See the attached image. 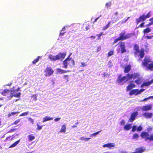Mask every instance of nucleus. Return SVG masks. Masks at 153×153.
I'll list each match as a JSON object with an SVG mask.
<instances>
[{
	"label": "nucleus",
	"instance_id": "a18cd8bd",
	"mask_svg": "<svg viewBox=\"0 0 153 153\" xmlns=\"http://www.w3.org/2000/svg\"><path fill=\"white\" fill-rule=\"evenodd\" d=\"M114 54V51H111L108 53V56H111Z\"/></svg>",
	"mask_w": 153,
	"mask_h": 153
},
{
	"label": "nucleus",
	"instance_id": "680f3d73",
	"mask_svg": "<svg viewBox=\"0 0 153 153\" xmlns=\"http://www.w3.org/2000/svg\"><path fill=\"white\" fill-rule=\"evenodd\" d=\"M61 119V118H57L55 119L54 120L55 121H58L59 120Z\"/></svg>",
	"mask_w": 153,
	"mask_h": 153
},
{
	"label": "nucleus",
	"instance_id": "603ef678",
	"mask_svg": "<svg viewBox=\"0 0 153 153\" xmlns=\"http://www.w3.org/2000/svg\"><path fill=\"white\" fill-rule=\"evenodd\" d=\"M103 33L102 32H101L100 34H97V36H98V39H100V37L103 34Z\"/></svg>",
	"mask_w": 153,
	"mask_h": 153
},
{
	"label": "nucleus",
	"instance_id": "5701e85b",
	"mask_svg": "<svg viewBox=\"0 0 153 153\" xmlns=\"http://www.w3.org/2000/svg\"><path fill=\"white\" fill-rule=\"evenodd\" d=\"M57 70L58 73L60 74L66 73L70 71L69 70H65L59 68H57Z\"/></svg>",
	"mask_w": 153,
	"mask_h": 153
},
{
	"label": "nucleus",
	"instance_id": "79ce46f5",
	"mask_svg": "<svg viewBox=\"0 0 153 153\" xmlns=\"http://www.w3.org/2000/svg\"><path fill=\"white\" fill-rule=\"evenodd\" d=\"M28 120L29 122L31 123L32 124H33L34 123V120H33L31 118H28Z\"/></svg>",
	"mask_w": 153,
	"mask_h": 153
},
{
	"label": "nucleus",
	"instance_id": "f704fd0d",
	"mask_svg": "<svg viewBox=\"0 0 153 153\" xmlns=\"http://www.w3.org/2000/svg\"><path fill=\"white\" fill-rule=\"evenodd\" d=\"M91 139L90 138H85L83 137H81L80 138V139L82 140H84L85 141H87L89 139Z\"/></svg>",
	"mask_w": 153,
	"mask_h": 153
},
{
	"label": "nucleus",
	"instance_id": "e433bc0d",
	"mask_svg": "<svg viewBox=\"0 0 153 153\" xmlns=\"http://www.w3.org/2000/svg\"><path fill=\"white\" fill-rule=\"evenodd\" d=\"M64 79L66 80V81H69V75H64L63 76Z\"/></svg>",
	"mask_w": 153,
	"mask_h": 153
},
{
	"label": "nucleus",
	"instance_id": "c756f323",
	"mask_svg": "<svg viewBox=\"0 0 153 153\" xmlns=\"http://www.w3.org/2000/svg\"><path fill=\"white\" fill-rule=\"evenodd\" d=\"M79 25H73L72 27V30L75 32L79 28Z\"/></svg>",
	"mask_w": 153,
	"mask_h": 153
},
{
	"label": "nucleus",
	"instance_id": "864d4df0",
	"mask_svg": "<svg viewBox=\"0 0 153 153\" xmlns=\"http://www.w3.org/2000/svg\"><path fill=\"white\" fill-rule=\"evenodd\" d=\"M111 2H110L107 3L105 4V6L107 7H109L111 5Z\"/></svg>",
	"mask_w": 153,
	"mask_h": 153
},
{
	"label": "nucleus",
	"instance_id": "6e6d98bb",
	"mask_svg": "<svg viewBox=\"0 0 153 153\" xmlns=\"http://www.w3.org/2000/svg\"><path fill=\"white\" fill-rule=\"evenodd\" d=\"M101 50V46H99L97 47V52H98L99 51H100Z\"/></svg>",
	"mask_w": 153,
	"mask_h": 153
},
{
	"label": "nucleus",
	"instance_id": "c85d7f7f",
	"mask_svg": "<svg viewBox=\"0 0 153 153\" xmlns=\"http://www.w3.org/2000/svg\"><path fill=\"white\" fill-rule=\"evenodd\" d=\"M19 113V112H13L11 113H9L7 114V117H10L12 115H14L16 114H18Z\"/></svg>",
	"mask_w": 153,
	"mask_h": 153
},
{
	"label": "nucleus",
	"instance_id": "2eb2a0df",
	"mask_svg": "<svg viewBox=\"0 0 153 153\" xmlns=\"http://www.w3.org/2000/svg\"><path fill=\"white\" fill-rule=\"evenodd\" d=\"M11 92L12 91L8 89H4L1 92V94L3 96H8L9 94L10 95V93H12Z\"/></svg>",
	"mask_w": 153,
	"mask_h": 153
},
{
	"label": "nucleus",
	"instance_id": "473e14b6",
	"mask_svg": "<svg viewBox=\"0 0 153 153\" xmlns=\"http://www.w3.org/2000/svg\"><path fill=\"white\" fill-rule=\"evenodd\" d=\"M118 17L117 16H113L111 18L112 21L113 23L116 22L118 20Z\"/></svg>",
	"mask_w": 153,
	"mask_h": 153
},
{
	"label": "nucleus",
	"instance_id": "423d86ee",
	"mask_svg": "<svg viewBox=\"0 0 153 153\" xmlns=\"http://www.w3.org/2000/svg\"><path fill=\"white\" fill-rule=\"evenodd\" d=\"M151 12L149 11L146 15L143 14L142 16H140L138 18L136 19L137 24H138L141 21H143L146 19L149 18L151 16Z\"/></svg>",
	"mask_w": 153,
	"mask_h": 153
},
{
	"label": "nucleus",
	"instance_id": "4be33fe9",
	"mask_svg": "<svg viewBox=\"0 0 153 153\" xmlns=\"http://www.w3.org/2000/svg\"><path fill=\"white\" fill-rule=\"evenodd\" d=\"M131 70V66L130 65L126 66L125 68L124 72L125 73H128Z\"/></svg>",
	"mask_w": 153,
	"mask_h": 153
},
{
	"label": "nucleus",
	"instance_id": "6ab92c4d",
	"mask_svg": "<svg viewBox=\"0 0 153 153\" xmlns=\"http://www.w3.org/2000/svg\"><path fill=\"white\" fill-rule=\"evenodd\" d=\"M21 94V93L20 92H18V93L14 94H13L12 93H10V95L8 97V98L9 99H10L13 97H19Z\"/></svg>",
	"mask_w": 153,
	"mask_h": 153
},
{
	"label": "nucleus",
	"instance_id": "a878e982",
	"mask_svg": "<svg viewBox=\"0 0 153 153\" xmlns=\"http://www.w3.org/2000/svg\"><path fill=\"white\" fill-rule=\"evenodd\" d=\"M146 67L150 70H153V62L149 64Z\"/></svg>",
	"mask_w": 153,
	"mask_h": 153
},
{
	"label": "nucleus",
	"instance_id": "f3484780",
	"mask_svg": "<svg viewBox=\"0 0 153 153\" xmlns=\"http://www.w3.org/2000/svg\"><path fill=\"white\" fill-rule=\"evenodd\" d=\"M114 144L113 143H108L102 146V147H108L109 149L114 148Z\"/></svg>",
	"mask_w": 153,
	"mask_h": 153
},
{
	"label": "nucleus",
	"instance_id": "7c9ffc66",
	"mask_svg": "<svg viewBox=\"0 0 153 153\" xmlns=\"http://www.w3.org/2000/svg\"><path fill=\"white\" fill-rule=\"evenodd\" d=\"M20 141V140L16 141L14 143L11 145L9 147L10 148H13L15 146H16L19 143Z\"/></svg>",
	"mask_w": 153,
	"mask_h": 153
},
{
	"label": "nucleus",
	"instance_id": "b1692460",
	"mask_svg": "<svg viewBox=\"0 0 153 153\" xmlns=\"http://www.w3.org/2000/svg\"><path fill=\"white\" fill-rule=\"evenodd\" d=\"M131 124H128L126 125L123 127V129L126 131L129 130L131 128Z\"/></svg>",
	"mask_w": 153,
	"mask_h": 153
},
{
	"label": "nucleus",
	"instance_id": "72a5a7b5",
	"mask_svg": "<svg viewBox=\"0 0 153 153\" xmlns=\"http://www.w3.org/2000/svg\"><path fill=\"white\" fill-rule=\"evenodd\" d=\"M40 57V56H38L37 57V58L34 59L32 62V63H33V64H35L36 62H38L39 59Z\"/></svg>",
	"mask_w": 153,
	"mask_h": 153
},
{
	"label": "nucleus",
	"instance_id": "49530a36",
	"mask_svg": "<svg viewBox=\"0 0 153 153\" xmlns=\"http://www.w3.org/2000/svg\"><path fill=\"white\" fill-rule=\"evenodd\" d=\"M20 121V119H19L15 120L13 124L14 125H16Z\"/></svg>",
	"mask_w": 153,
	"mask_h": 153
},
{
	"label": "nucleus",
	"instance_id": "39448f33",
	"mask_svg": "<svg viewBox=\"0 0 153 153\" xmlns=\"http://www.w3.org/2000/svg\"><path fill=\"white\" fill-rule=\"evenodd\" d=\"M66 54L65 53H59L56 56L52 55H50L49 56V58L51 61H56L57 60L64 59L66 56Z\"/></svg>",
	"mask_w": 153,
	"mask_h": 153
},
{
	"label": "nucleus",
	"instance_id": "5fc2aeb1",
	"mask_svg": "<svg viewBox=\"0 0 153 153\" xmlns=\"http://www.w3.org/2000/svg\"><path fill=\"white\" fill-rule=\"evenodd\" d=\"M125 123V121L123 120H122L120 122V124L122 126L124 125Z\"/></svg>",
	"mask_w": 153,
	"mask_h": 153
},
{
	"label": "nucleus",
	"instance_id": "de8ad7c7",
	"mask_svg": "<svg viewBox=\"0 0 153 153\" xmlns=\"http://www.w3.org/2000/svg\"><path fill=\"white\" fill-rule=\"evenodd\" d=\"M31 97L33 99V100H37V96L36 94H33L31 96Z\"/></svg>",
	"mask_w": 153,
	"mask_h": 153
},
{
	"label": "nucleus",
	"instance_id": "f8f14e48",
	"mask_svg": "<svg viewBox=\"0 0 153 153\" xmlns=\"http://www.w3.org/2000/svg\"><path fill=\"white\" fill-rule=\"evenodd\" d=\"M138 114L137 111H135L132 113L128 121L132 122L135 119L136 117Z\"/></svg>",
	"mask_w": 153,
	"mask_h": 153
},
{
	"label": "nucleus",
	"instance_id": "3c124183",
	"mask_svg": "<svg viewBox=\"0 0 153 153\" xmlns=\"http://www.w3.org/2000/svg\"><path fill=\"white\" fill-rule=\"evenodd\" d=\"M145 24L144 22H142L138 26V27H144V25Z\"/></svg>",
	"mask_w": 153,
	"mask_h": 153
},
{
	"label": "nucleus",
	"instance_id": "052dcab7",
	"mask_svg": "<svg viewBox=\"0 0 153 153\" xmlns=\"http://www.w3.org/2000/svg\"><path fill=\"white\" fill-rule=\"evenodd\" d=\"M130 18V17H128L127 19H126L124 21H123L122 22V23H125V22H126L127 21V20H128V19Z\"/></svg>",
	"mask_w": 153,
	"mask_h": 153
},
{
	"label": "nucleus",
	"instance_id": "ea45409f",
	"mask_svg": "<svg viewBox=\"0 0 153 153\" xmlns=\"http://www.w3.org/2000/svg\"><path fill=\"white\" fill-rule=\"evenodd\" d=\"M137 130V128L136 126H132L131 131L132 132H134Z\"/></svg>",
	"mask_w": 153,
	"mask_h": 153
},
{
	"label": "nucleus",
	"instance_id": "0eeeda50",
	"mask_svg": "<svg viewBox=\"0 0 153 153\" xmlns=\"http://www.w3.org/2000/svg\"><path fill=\"white\" fill-rule=\"evenodd\" d=\"M140 136L142 138L144 139L145 141L149 140L150 142L152 141V134L149 136L147 132L143 131L140 134Z\"/></svg>",
	"mask_w": 153,
	"mask_h": 153
},
{
	"label": "nucleus",
	"instance_id": "1a4fd4ad",
	"mask_svg": "<svg viewBox=\"0 0 153 153\" xmlns=\"http://www.w3.org/2000/svg\"><path fill=\"white\" fill-rule=\"evenodd\" d=\"M44 72L45 76H49L53 75L54 71L51 67H47L45 70Z\"/></svg>",
	"mask_w": 153,
	"mask_h": 153
},
{
	"label": "nucleus",
	"instance_id": "20e7f679",
	"mask_svg": "<svg viewBox=\"0 0 153 153\" xmlns=\"http://www.w3.org/2000/svg\"><path fill=\"white\" fill-rule=\"evenodd\" d=\"M71 54V53L63 61V64L64 66L62 67L63 68H66L68 65L71 67H72L74 65L75 62L74 59L72 58H69Z\"/></svg>",
	"mask_w": 153,
	"mask_h": 153
},
{
	"label": "nucleus",
	"instance_id": "ddd939ff",
	"mask_svg": "<svg viewBox=\"0 0 153 153\" xmlns=\"http://www.w3.org/2000/svg\"><path fill=\"white\" fill-rule=\"evenodd\" d=\"M151 62V59L148 56H146L143 59L142 62L143 65L146 67L149 64L148 63Z\"/></svg>",
	"mask_w": 153,
	"mask_h": 153
},
{
	"label": "nucleus",
	"instance_id": "4468645a",
	"mask_svg": "<svg viewBox=\"0 0 153 153\" xmlns=\"http://www.w3.org/2000/svg\"><path fill=\"white\" fill-rule=\"evenodd\" d=\"M132 82H133V81H131V82L126 87V90L127 91H130L132 88H135L136 87L134 83H132Z\"/></svg>",
	"mask_w": 153,
	"mask_h": 153
},
{
	"label": "nucleus",
	"instance_id": "bf43d9fd",
	"mask_svg": "<svg viewBox=\"0 0 153 153\" xmlns=\"http://www.w3.org/2000/svg\"><path fill=\"white\" fill-rule=\"evenodd\" d=\"M81 67L85 66L86 65V63H83V62H82L81 63Z\"/></svg>",
	"mask_w": 153,
	"mask_h": 153
},
{
	"label": "nucleus",
	"instance_id": "69168bd1",
	"mask_svg": "<svg viewBox=\"0 0 153 153\" xmlns=\"http://www.w3.org/2000/svg\"><path fill=\"white\" fill-rule=\"evenodd\" d=\"M118 14V13L117 12H116L114 14V15L115 16H117V15Z\"/></svg>",
	"mask_w": 153,
	"mask_h": 153
},
{
	"label": "nucleus",
	"instance_id": "58836bf2",
	"mask_svg": "<svg viewBox=\"0 0 153 153\" xmlns=\"http://www.w3.org/2000/svg\"><path fill=\"white\" fill-rule=\"evenodd\" d=\"M139 137L138 134L137 133L134 134L133 136V139H137Z\"/></svg>",
	"mask_w": 153,
	"mask_h": 153
},
{
	"label": "nucleus",
	"instance_id": "7ed1b4c3",
	"mask_svg": "<svg viewBox=\"0 0 153 153\" xmlns=\"http://www.w3.org/2000/svg\"><path fill=\"white\" fill-rule=\"evenodd\" d=\"M139 48V46L135 44L134 45V54L135 56H140V59H142L145 55L144 49L143 48H141L140 51Z\"/></svg>",
	"mask_w": 153,
	"mask_h": 153
},
{
	"label": "nucleus",
	"instance_id": "774afa93",
	"mask_svg": "<svg viewBox=\"0 0 153 153\" xmlns=\"http://www.w3.org/2000/svg\"><path fill=\"white\" fill-rule=\"evenodd\" d=\"M150 21L151 22H149V23L151 25H153V20Z\"/></svg>",
	"mask_w": 153,
	"mask_h": 153
},
{
	"label": "nucleus",
	"instance_id": "aec40b11",
	"mask_svg": "<svg viewBox=\"0 0 153 153\" xmlns=\"http://www.w3.org/2000/svg\"><path fill=\"white\" fill-rule=\"evenodd\" d=\"M143 115L146 118H150L152 116V113L149 112H145L143 114Z\"/></svg>",
	"mask_w": 153,
	"mask_h": 153
},
{
	"label": "nucleus",
	"instance_id": "412c9836",
	"mask_svg": "<svg viewBox=\"0 0 153 153\" xmlns=\"http://www.w3.org/2000/svg\"><path fill=\"white\" fill-rule=\"evenodd\" d=\"M153 83V79L151 80V81H148L146 82H144L141 85V87H143L144 86H149Z\"/></svg>",
	"mask_w": 153,
	"mask_h": 153
},
{
	"label": "nucleus",
	"instance_id": "393cba45",
	"mask_svg": "<svg viewBox=\"0 0 153 153\" xmlns=\"http://www.w3.org/2000/svg\"><path fill=\"white\" fill-rule=\"evenodd\" d=\"M27 137L29 140L31 141L35 139V137L33 134H30L27 136Z\"/></svg>",
	"mask_w": 153,
	"mask_h": 153
},
{
	"label": "nucleus",
	"instance_id": "f257e3e1",
	"mask_svg": "<svg viewBox=\"0 0 153 153\" xmlns=\"http://www.w3.org/2000/svg\"><path fill=\"white\" fill-rule=\"evenodd\" d=\"M140 75L138 73H134L133 74L128 73L127 74V79L125 82H126L128 80L133 79H134L137 78L134 81L135 82L137 85H140L143 82L142 78L140 76Z\"/></svg>",
	"mask_w": 153,
	"mask_h": 153
},
{
	"label": "nucleus",
	"instance_id": "2f4dec72",
	"mask_svg": "<svg viewBox=\"0 0 153 153\" xmlns=\"http://www.w3.org/2000/svg\"><path fill=\"white\" fill-rule=\"evenodd\" d=\"M151 31V30L149 27H147L146 28L144 29L143 32L144 33H148L150 32Z\"/></svg>",
	"mask_w": 153,
	"mask_h": 153
},
{
	"label": "nucleus",
	"instance_id": "cd10ccee",
	"mask_svg": "<svg viewBox=\"0 0 153 153\" xmlns=\"http://www.w3.org/2000/svg\"><path fill=\"white\" fill-rule=\"evenodd\" d=\"M53 119V118L50 117L48 116H46L43 118L42 122H44L52 120Z\"/></svg>",
	"mask_w": 153,
	"mask_h": 153
},
{
	"label": "nucleus",
	"instance_id": "9b49d317",
	"mask_svg": "<svg viewBox=\"0 0 153 153\" xmlns=\"http://www.w3.org/2000/svg\"><path fill=\"white\" fill-rule=\"evenodd\" d=\"M120 48V51L121 53H124L126 52V48L125 43L124 42L120 41L117 44Z\"/></svg>",
	"mask_w": 153,
	"mask_h": 153
},
{
	"label": "nucleus",
	"instance_id": "e2e57ef3",
	"mask_svg": "<svg viewBox=\"0 0 153 153\" xmlns=\"http://www.w3.org/2000/svg\"><path fill=\"white\" fill-rule=\"evenodd\" d=\"M11 137V136H9V137H7L6 138V139H5V140L4 141H7V140H8V139L9 138H10Z\"/></svg>",
	"mask_w": 153,
	"mask_h": 153
},
{
	"label": "nucleus",
	"instance_id": "4d7b16f0",
	"mask_svg": "<svg viewBox=\"0 0 153 153\" xmlns=\"http://www.w3.org/2000/svg\"><path fill=\"white\" fill-rule=\"evenodd\" d=\"M65 32H62V31H61V32L59 33V36H63L64 33H65Z\"/></svg>",
	"mask_w": 153,
	"mask_h": 153
},
{
	"label": "nucleus",
	"instance_id": "338daca9",
	"mask_svg": "<svg viewBox=\"0 0 153 153\" xmlns=\"http://www.w3.org/2000/svg\"><path fill=\"white\" fill-rule=\"evenodd\" d=\"M65 27H63L62 29V30H61V31H63V32H64L65 30Z\"/></svg>",
	"mask_w": 153,
	"mask_h": 153
},
{
	"label": "nucleus",
	"instance_id": "a211bd4d",
	"mask_svg": "<svg viewBox=\"0 0 153 153\" xmlns=\"http://www.w3.org/2000/svg\"><path fill=\"white\" fill-rule=\"evenodd\" d=\"M145 151V149H144L143 147H141L136 149V151L131 153H142Z\"/></svg>",
	"mask_w": 153,
	"mask_h": 153
},
{
	"label": "nucleus",
	"instance_id": "a19ab883",
	"mask_svg": "<svg viewBox=\"0 0 153 153\" xmlns=\"http://www.w3.org/2000/svg\"><path fill=\"white\" fill-rule=\"evenodd\" d=\"M37 129L38 130H40L42 128L43 126H40L38 124H37Z\"/></svg>",
	"mask_w": 153,
	"mask_h": 153
},
{
	"label": "nucleus",
	"instance_id": "8fccbe9b",
	"mask_svg": "<svg viewBox=\"0 0 153 153\" xmlns=\"http://www.w3.org/2000/svg\"><path fill=\"white\" fill-rule=\"evenodd\" d=\"M103 75V76L105 77H107L109 75V74H108V73H107L106 72H104Z\"/></svg>",
	"mask_w": 153,
	"mask_h": 153
},
{
	"label": "nucleus",
	"instance_id": "13d9d810",
	"mask_svg": "<svg viewBox=\"0 0 153 153\" xmlns=\"http://www.w3.org/2000/svg\"><path fill=\"white\" fill-rule=\"evenodd\" d=\"M102 16V15H100L99 17H97V18H96V19H95L94 20V21L93 22L94 23V22H96L97 20L100 17H101Z\"/></svg>",
	"mask_w": 153,
	"mask_h": 153
},
{
	"label": "nucleus",
	"instance_id": "c9c22d12",
	"mask_svg": "<svg viewBox=\"0 0 153 153\" xmlns=\"http://www.w3.org/2000/svg\"><path fill=\"white\" fill-rule=\"evenodd\" d=\"M110 23H111V22H109L106 26L103 27L102 28V30H105V29H107L110 26L109 25L110 24Z\"/></svg>",
	"mask_w": 153,
	"mask_h": 153
},
{
	"label": "nucleus",
	"instance_id": "f03ea898",
	"mask_svg": "<svg viewBox=\"0 0 153 153\" xmlns=\"http://www.w3.org/2000/svg\"><path fill=\"white\" fill-rule=\"evenodd\" d=\"M134 35V34L132 33H128L126 34L125 31H122L120 34V36L114 40L113 42V44H114L119 41H123L130 39Z\"/></svg>",
	"mask_w": 153,
	"mask_h": 153
},
{
	"label": "nucleus",
	"instance_id": "09e8293b",
	"mask_svg": "<svg viewBox=\"0 0 153 153\" xmlns=\"http://www.w3.org/2000/svg\"><path fill=\"white\" fill-rule=\"evenodd\" d=\"M102 130H100V131H98L94 133L91 134V136H96V135H97Z\"/></svg>",
	"mask_w": 153,
	"mask_h": 153
},
{
	"label": "nucleus",
	"instance_id": "bb28decb",
	"mask_svg": "<svg viewBox=\"0 0 153 153\" xmlns=\"http://www.w3.org/2000/svg\"><path fill=\"white\" fill-rule=\"evenodd\" d=\"M66 126L65 124L62 126L59 132L61 133H65L66 132Z\"/></svg>",
	"mask_w": 153,
	"mask_h": 153
},
{
	"label": "nucleus",
	"instance_id": "6e6552de",
	"mask_svg": "<svg viewBox=\"0 0 153 153\" xmlns=\"http://www.w3.org/2000/svg\"><path fill=\"white\" fill-rule=\"evenodd\" d=\"M127 77V76H122L120 74L117 77V78L116 81V83L119 84H123L126 82H125L127 79V78L126 79Z\"/></svg>",
	"mask_w": 153,
	"mask_h": 153
},
{
	"label": "nucleus",
	"instance_id": "0e129e2a",
	"mask_svg": "<svg viewBox=\"0 0 153 153\" xmlns=\"http://www.w3.org/2000/svg\"><path fill=\"white\" fill-rule=\"evenodd\" d=\"M148 99H149L148 98V97H147V98H146L145 99H144L142 101H146V100H148Z\"/></svg>",
	"mask_w": 153,
	"mask_h": 153
},
{
	"label": "nucleus",
	"instance_id": "dca6fc26",
	"mask_svg": "<svg viewBox=\"0 0 153 153\" xmlns=\"http://www.w3.org/2000/svg\"><path fill=\"white\" fill-rule=\"evenodd\" d=\"M152 108V105H149L143 106L141 108V110L143 111H147L151 110Z\"/></svg>",
	"mask_w": 153,
	"mask_h": 153
},
{
	"label": "nucleus",
	"instance_id": "c03bdc74",
	"mask_svg": "<svg viewBox=\"0 0 153 153\" xmlns=\"http://www.w3.org/2000/svg\"><path fill=\"white\" fill-rule=\"evenodd\" d=\"M142 127L141 126H139L137 128V131H141L142 130Z\"/></svg>",
	"mask_w": 153,
	"mask_h": 153
},
{
	"label": "nucleus",
	"instance_id": "37998d69",
	"mask_svg": "<svg viewBox=\"0 0 153 153\" xmlns=\"http://www.w3.org/2000/svg\"><path fill=\"white\" fill-rule=\"evenodd\" d=\"M145 38L147 39H151L153 38V35L150 36H145Z\"/></svg>",
	"mask_w": 153,
	"mask_h": 153
},
{
	"label": "nucleus",
	"instance_id": "4c0bfd02",
	"mask_svg": "<svg viewBox=\"0 0 153 153\" xmlns=\"http://www.w3.org/2000/svg\"><path fill=\"white\" fill-rule=\"evenodd\" d=\"M29 113V112L27 111L23 113L20 115V116H24L27 115Z\"/></svg>",
	"mask_w": 153,
	"mask_h": 153
},
{
	"label": "nucleus",
	"instance_id": "9d476101",
	"mask_svg": "<svg viewBox=\"0 0 153 153\" xmlns=\"http://www.w3.org/2000/svg\"><path fill=\"white\" fill-rule=\"evenodd\" d=\"M144 90L145 89H141L139 90L138 89H133L130 91L129 93V94L130 96L134 94L137 95L142 92L144 91Z\"/></svg>",
	"mask_w": 153,
	"mask_h": 153
}]
</instances>
